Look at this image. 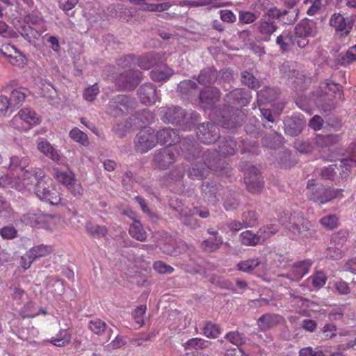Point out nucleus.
Instances as JSON below:
<instances>
[{
	"mask_svg": "<svg viewBox=\"0 0 356 356\" xmlns=\"http://www.w3.org/2000/svg\"><path fill=\"white\" fill-rule=\"evenodd\" d=\"M282 222L289 230L293 239L309 238L315 233L310 222L300 213H291L288 220H283Z\"/></svg>",
	"mask_w": 356,
	"mask_h": 356,
	"instance_id": "obj_1",
	"label": "nucleus"
},
{
	"mask_svg": "<svg viewBox=\"0 0 356 356\" xmlns=\"http://www.w3.org/2000/svg\"><path fill=\"white\" fill-rule=\"evenodd\" d=\"M34 193L40 200L56 205L60 203L61 198L56 185L52 179L44 174L43 177L36 182Z\"/></svg>",
	"mask_w": 356,
	"mask_h": 356,
	"instance_id": "obj_2",
	"label": "nucleus"
},
{
	"mask_svg": "<svg viewBox=\"0 0 356 356\" xmlns=\"http://www.w3.org/2000/svg\"><path fill=\"white\" fill-rule=\"evenodd\" d=\"M202 159L204 161V164L202 163L201 161H197L192 164V167L188 172V176L192 179H202L207 176L209 169H214L217 167L216 152H211L208 150L204 153Z\"/></svg>",
	"mask_w": 356,
	"mask_h": 356,
	"instance_id": "obj_3",
	"label": "nucleus"
},
{
	"mask_svg": "<svg viewBox=\"0 0 356 356\" xmlns=\"http://www.w3.org/2000/svg\"><path fill=\"white\" fill-rule=\"evenodd\" d=\"M156 145V132L149 127L140 130L134 139L135 150L141 154L147 152L155 147Z\"/></svg>",
	"mask_w": 356,
	"mask_h": 356,
	"instance_id": "obj_4",
	"label": "nucleus"
},
{
	"mask_svg": "<svg viewBox=\"0 0 356 356\" xmlns=\"http://www.w3.org/2000/svg\"><path fill=\"white\" fill-rule=\"evenodd\" d=\"M177 155L176 147L169 146L160 149L154 154L153 165L159 169L165 170L177 160Z\"/></svg>",
	"mask_w": 356,
	"mask_h": 356,
	"instance_id": "obj_5",
	"label": "nucleus"
},
{
	"mask_svg": "<svg viewBox=\"0 0 356 356\" xmlns=\"http://www.w3.org/2000/svg\"><path fill=\"white\" fill-rule=\"evenodd\" d=\"M134 99L126 95H118L112 99L108 103V112L113 115H120L135 107Z\"/></svg>",
	"mask_w": 356,
	"mask_h": 356,
	"instance_id": "obj_6",
	"label": "nucleus"
},
{
	"mask_svg": "<svg viewBox=\"0 0 356 356\" xmlns=\"http://www.w3.org/2000/svg\"><path fill=\"white\" fill-rule=\"evenodd\" d=\"M159 111L161 120L165 123L180 124L185 118V112L179 106H164Z\"/></svg>",
	"mask_w": 356,
	"mask_h": 356,
	"instance_id": "obj_7",
	"label": "nucleus"
},
{
	"mask_svg": "<svg viewBox=\"0 0 356 356\" xmlns=\"http://www.w3.org/2000/svg\"><path fill=\"white\" fill-rule=\"evenodd\" d=\"M197 136L200 142L211 144L219 137V129L213 123H204L197 127Z\"/></svg>",
	"mask_w": 356,
	"mask_h": 356,
	"instance_id": "obj_8",
	"label": "nucleus"
},
{
	"mask_svg": "<svg viewBox=\"0 0 356 356\" xmlns=\"http://www.w3.org/2000/svg\"><path fill=\"white\" fill-rule=\"evenodd\" d=\"M195 214H198L200 217L206 218L209 216V212L207 209L200 210L195 207L193 209L183 207L180 209L179 218L183 224L191 228H195L198 225L197 220L193 218Z\"/></svg>",
	"mask_w": 356,
	"mask_h": 356,
	"instance_id": "obj_9",
	"label": "nucleus"
},
{
	"mask_svg": "<svg viewBox=\"0 0 356 356\" xmlns=\"http://www.w3.org/2000/svg\"><path fill=\"white\" fill-rule=\"evenodd\" d=\"M259 170L254 166H250L245 171V183L248 190L252 193H259L263 188V181L259 177Z\"/></svg>",
	"mask_w": 356,
	"mask_h": 356,
	"instance_id": "obj_10",
	"label": "nucleus"
},
{
	"mask_svg": "<svg viewBox=\"0 0 356 356\" xmlns=\"http://www.w3.org/2000/svg\"><path fill=\"white\" fill-rule=\"evenodd\" d=\"M138 95L141 103L147 106L154 104L161 99L156 87L152 83L142 85L138 90Z\"/></svg>",
	"mask_w": 356,
	"mask_h": 356,
	"instance_id": "obj_11",
	"label": "nucleus"
},
{
	"mask_svg": "<svg viewBox=\"0 0 356 356\" xmlns=\"http://www.w3.org/2000/svg\"><path fill=\"white\" fill-rule=\"evenodd\" d=\"M43 175L44 172L39 168L26 170L19 178L20 183L16 184L15 187L18 191H22L24 188L31 186L33 181L35 180L37 182L38 179L43 177Z\"/></svg>",
	"mask_w": 356,
	"mask_h": 356,
	"instance_id": "obj_12",
	"label": "nucleus"
},
{
	"mask_svg": "<svg viewBox=\"0 0 356 356\" xmlns=\"http://www.w3.org/2000/svg\"><path fill=\"white\" fill-rule=\"evenodd\" d=\"M312 261L309 259L301 261L296 263L291 268L290 271L281 276L285 277L292 281H298L303 276L308 273Z\"/></svg>",
	"mask_w": 356,
	"mask_h": 356,
	"instance_id": "obj_13",
	"label": "nucleus"
},
{
	"mask_svg": "<svg viewBox=\"0 0 356 356\" xmlns=\"http://www.w3.org/2000/svg\"><path fill=\"white\" fill-rule=\"evenodd\" d=\"M141 76V72L138 70H129L120 76L118 79V83L120 87L131 90L138 84Z\"/></svg>",
	"mask_w": 356,
	"mask_h": 356,
	"instance_id": "obj_14",
	"label": "nucleus"
},
{
	"mask_svg": "<svg viewBox=\"0 0 356 356\" xmlns=\"http://www.w3.org/2000/svg\"><path fill=\"white\" fill-rule=\"evenodd\" d=\"M220 92L216 88H207L201 92L200 100L204 109L211 108L218 101Z\"/></svg>",
	"mask_w": 356,
	"mask_h": 356,
	"instance_id": "obj_15",
	"label": "nucleus"
},
{
	"mask_svg": "<svg viewBox=\"0 0 356 356\" xmlns=\"http://www.w3.org/2000/svg\"><path fill=\"white\" fill-rule=\"evenodd\" d=\"M226 98L228 102L244 106L250 102L251 95L249 90L236 88L227 94Z\"/></svg>",
	"mask_w": 356,
	"mask_h": 356,
	"instance_id": "obj_16",
	"label": "nucleus"
},
{
	"mask_svg": "<svg viewBox=\"0 0 356 356\" xmlns=\"http://www.w3.org/2000/svg\"><path fill=\"white\" fill-rule=\"evenodd\" d=\"M38 149L49 159L54 161H58L60 159V155L58 151L54 148L51 144L44 138H40L37 144Z\"/></svg>",
	"mask_w": 356,
	"mask_h": 356,
	"instance_id": "obj_17",
	"label": "nucleus"
},
{
	"mask_svg": "<svg viewBox=\"0 0 356 356\" xmlns=\"http://www.w3.org/2000/svg\"><path fill=\"white\" fill-rule=\"evenodd\" d=\"M157 143L168 144L172 146V143L179 141V136L177 133L171 128H164L156 132Z\"/></svg>",
	"mask_w": 356,
	"mask_h": 356,
	"instance_id": "obj_18",
	"label": "nucleus"
},
{
	"mask_svg": "<svg viewBox=\"0 0 356 356\" xmlns=\"http://www.w3.org/2000/svg\"><path fill=\"white\" fill-rule=\"evenodd\" d=\"M323 186H324L323 184H317L313 179L309 180L306 188L307 196L310 200L321 204V199L323 193Z\"/></svg>",
	"mask_w": 356,
	"mask_h": 356,
	"instance_id": "obj_19",
	"label": "nucleus"
},
{
	"mask_svg": "<svg viewBox=\"0 0 356 356\" xmlns=\"http://www.w3.org/2000/svg\"><path fill=\"white\" fill-rule=\"evenodd\" d=\"M330 24L341 35H347L351 29V26L346 23L343 16L339 13H334L331 16Z\"/></svg>",
	"mask_w": 356,
	"mask_h": 356,
	"instance_id": "obj_20",
	"label": "nucleus"
},
{
	"mask_svg": "<svg viewBox=\"0 0 356 356\" xmlns=\"http://www.w3.org/2000/svg\"><path fill=\"white\" fill-rule=\"evenodd\" d=\"M282 321V317L278 314H266L258 319V325L261 330L273 327Z\"/></svg>",
	"mask_w": 356,
	"mask_h": 356,
	"instance_id": "obj_21",
	"label": "nucleus"
},
{
	"mask_svg": "<svg viewBox=\"0 0 356 356\" xmlns=\"http://www.w3.org/2000/svg\"><path fill=\"white\" fill-rule=\"evenodd\" d=\"M236 149V142L232 138H225L219 142L218 154L222 156L233 155Z\"/></svg>",
	"mask_w": 356,
	"mask_h": 356,
	"instance_id": "obj_22",
	"label": "nucleus"
},
{
	"mask_svg": "<svg viewBox=\"0 0 356 356\" xmlns=\"http://www.w3.org/2000/svg\"><path fill=\"white\" fill-rule=\"evenodd\" d=\"M173 74L171 68L165 65L155 67L150 72V76L154 81H161L168 79Z\"/></svg>",
	"mask_w": 356,
	"mask_h": 356,
	"instance_id": "obj_23",
	"label": "nucleus"
},
{
	"mask_svg": "<svg viewBox=\"0 0 356 356\" xmlns=\"http://www.w3.org/2000/svg\"><path fill=\"white\" fill-rule=\"evenodd\" d=\"M295 33L298 38H309L314 36L316 31L311 22L302 21L296 25Z\"/></svg>",
	"mask_w": 356,
	"mask_h": 356,
	"instance_id": "obj_24",
	"label": "nucleus"
},
{
	"mask_svg": "<svg viewBox=\"0 0 356 356\" xmlns=\"http://www.w3.org/2000/svg\"><path fill=\"white\" fill-rule=\"evenodd\" d=\"M340 139L341 138L339 135L328 134L323 136L318 134L315 137L314 143L318 147L324 148L339 143Z\"/></svg>",
	"mask_w": 356,
	"mask_h": 356,
	"instance_id": "obj_25",
	"label": "nucleus"
},
{
	"mask_svg": "<svg viewBox=\"0 0 356 356\" xmlns=\"http://www.w3.org/2000/svg\"><path fill=\"white\" fill-rule=\"evenodd\" d=\"M277 27L275 21L270 17H263L259 25V31L264 35V40H268L269 36L275 31Z\"/></svg>",
	"mask_w": 356,
	"mask_h": 356,
	"instance_id": "obj_26",
	"label": "nucleus"
},
{
	"mask_svg": "<svg viewBox=\"0 0 356 356\" xmlns=\"http://www.w3.org/2000/svg\"><path fill=\"white\" fill-rule=\"evenodd\" d=\"M222 118L224 120L222 127L229 129L239 124L243 120L244 114L238 109H233V113L231 116L227 117L223 115Z\"/></svg>",
	"mask_w": 356,
	"mask_h": 356,
	"instance_id": "obj_27",
	"label": "nucleus"
},
{
	"mask_svg": "<svg viewBox=\"0 0 356 356\" xmlns=\"http://www.w3.org/2000/svg\"><path fill=\"white\" fill-rule=\"evenodd\" d=\"M202 193L207 202L211 204H216L218 201V187L216 185L204 183L202 184Z\"/></svg>",
	"mask_w": 356,
	"mask_h": 356,
	"instance_id": "obj_28",
	"label": "nucleus"
},
{
	"mask_svg": "<svg viewBox=\"0 0 356 356\" xmlns=\"http://www.w3.org/2000/svg\"><path fill=\"white\" fill-rule=\"evenodd\" d=\"M17 118H19L29 125L35 124L38 120L35 111L28 108L20 110L17 115L14 117V120H16Z\"/></svg>",
	"mask_w": 356,
	"mask_h": 356,
	"instance_id": "obj_29",
	"label": "nucleus"
},
{
	"mask_svg": "<svg viewBox=\"0 0 356 356\" xmlns=\"http://www.w3.org/2000/svg\"><path fill=\"white\" fill-rule=\"evenodd\" d=\"M54 173L53 176L54 178L61 184L65 186H67L69 184L72 183L73 180H74L76 176L74 173L71 171L63 172L60 171L58 168L53 169Z\"/></svg>",
	"mask_w": 356,
	"mask_h": 356,
	"instance_id": "obj_30",
	"label": "nucleus"
},
{
	"mask_svg": "<svg viewBox=\"0 0 356 356\" xmlns=\"http://www.w3.org/2000/svg\"><path fill=\"white\" fill-rule=\"evenodd\" d=\"M240 241L243 245L247 246H254L261 243L258 232L254 233L250 230L243 232L240 234Z\"/></svg>",
	"mask_w": 356,
	"mask_h": 356,
	"instance_id": "obj_31",
	"label": "nucleus"
},
{
	"mask_svg": "<svg viewBox=\"0 0 356 356\" xmlns=\"http://www.w3.org/2000/svg\"><path fill=\"white\" fill-rule=\"evenodd\" d=\"M356 60V44L350 47L345 54H340L337 58L339 65L346 66Z\"/></svg>",
	"mask_w": 356,
	"mask_h": 356,
	"instance_id": "obj_32",
	"label": "nucleus"
},
{
	"mask_svg": "<svg viewBox=\"0 0 356 356\" xmlns=\"http://www.w3.org/2000/svg\"><path fill=\"white\" fill-rule=\"evenodd\" d=\"M291 79H292L293 86L296 89L302 90L311 83L309 77H306L302 73L299 72H293Z\"/></svg>",
	"mask_w": 356,
	"mask_h": 356,
	"instance_id": "obj_33",
	"label": "nucleus"
},
{
	"mask_svg": "<svg viewBox=\"0 0 356 356\" xmlns=\"http://www.w3.org/2000/svg\"><path fill=\"white\" fill-rule=\"evenodd\" d=\"M88 329L94 334L101 336L107 329V324L99 318H94L89 321Z\"/></svg>",
	"mask_w": 356,
	"mask_h": 356,
	"instance_id": "obj_34",
	"label": "nucleus"
},
{
	"mask_svg": "<svg viewBox=\"0 0 356 356\" xmlns=\"http://www.w3.org/2000/svg\"><path fill=\"white\" fill-rule=\"evenodd\" d=\"M210 345L209 341L201 338H193L184 343V347L185 349L202 350L208 348Z\"/></svg>",
	"mask_w": 356,
	"mask_h": 356,
	"instance_id": "obj_35",
	"label": "nucleus"
},
{
	"mask_svg": "<svg viewBox=\"0 0 356 356\" xmlns=\"http://www.w3.org/2000/svg\"><path fill=\"white\" fill-rule=\"evenodd\" d=\"M276 43L283 50H287L291 44H294L293 35L289 31H284L276 39Z\"/></svg>",
	"mask_w": 356,
	"mask_h": 356,
	"instance_id": "obj_36",
	"label": "nucleus"
},
{
	"mask_svg": "<svg viewBox=\"0 0 356 356\" xmlns=\"http://www.w3.org/2000/svg\"><path fill=\"white\" fill-rule=\"evenodd\" d=\"M129 234L138 241H143L146 239V233L144 231L142 225L138 221L130 225Z\"/></svg>",
	"mask_w": 356,
	"mask_h": 356,
	"instance_id": "obj_37",
	"label": "nucleus"
},
{
	"mask_svg": "<svg viewBox=\"0 0 356 356\" xmlns=\"http://www.w3.org/2000/svg\"><path fill=\"white\" fill-rule=\"evenodd\" d=\"M29 252L33 259L35 260L36 259L49 254L52 252V248L51 246L42 244L33 247L29 250Z\"/></svg>",
	"mask_w": 356,
	"mask_h": 356,
	"instance_id": "obj_38",
	"label": "nucleus"
},
{
	"mask_svg": "<svg viewBox=\"0 0 356 356\" xmlns=\"http://www.w3.org/2000/svg\"><path fill=\"white\" fill-rule=\"evenodd\" d=\"M222 243V239L220 236L209 238L202 243V248L206 251L213 252L218 249Z\"/></svg>",
	"mask_w": 356,
	"mask_h": 356,
	"instance_id": "obj_39",
	"label": "nucleus"
},
{
	"mask_svg": "<svg viewBox=\"0 0 356 356\" xmlns=\"http://www.w3.org/2000/svg\"><path fill=\"white\" fill-rule=\"evenodd\" d=\"M216 72L211 68L204 69L201 71L198 76V82L202 85H207L213 83L216 79Z\"/></svg>",
	"mask_w": 356,
	"mask_h": 356,
	"instance_id": "obj_40",
	"label": "nucleus"
},
{
	"mask_svg": "<svg viewBox=\"0 0 356 356\" xmlns=\"http://www.w3.org/2000/svg\"><path fill=\"white\" fill-rule=\"evenodd\" d=\"M86 228L92 236L95 238H101L106 236L107 229L104 226H100L93 224L91 222L86 223Z\"/></svg>",
	"mask_w": 356,
	"mask_h": 356,
	"instance_id": "obj_41",
	"label": "nucleus"
},
{
	"mask_svg": "<svg viewBox=\"0 0 356 356\" xmlns=\"http://www.w3.org/2000/svg\"><path fill=\"white\" fill-rule=\"evenodd\" d=\"M343 190L333 189L323 186V193L321 204H325L332 199L342 197Z\"/></svg>",
	"mask_w": 356,
	"mask_h": 356,
	"instance_id": "obj_42",
	"label": "nucleus"
},
{
	"mask_svg": "<svg viewBox=\"0 0 356 356\" xmlns=\"http://www.w3.org/2000/svg\"><path fill=\"white\" fill-rule=\"evenodd\" d=\"M202 332L204 336L208 338L216 339L220 334V328L216 324L211 322H207L204 327Z\"/></svg>",
	"mask_w": 356,
	"mask_h": 356,
	"instance_id": "obj_43",
	"label": "nucleus"
},
{
	"mask_svg": "<svg viewBox=\"0 0 356 356\" xmlns=\"http://www.w3.org/2000/svg\"><path fill=\"white\" fill-rule=\"evenodd\" d=\"M225 339L237 347L241 346L245 342V337L244 334L237 331L227 333L225 336Z\"/></svg>",
	"mask_w": 356,
	"mask_h": 356,
	"instance_id": "obj_44",
	"label": "nucleus"
},
{
	"mask_svg": "<svg viewBox=\"0 0 356 356\" xmlns=\"http://www.w3.org/2000/svg\"><path fill=\"white\" fill-rule=\"evenodd\" d=\"M26 95L19 89H15L12 91L10 97V102L12 108L17 107L23 104Z\"/></svg>",
	"mask_w": 356,
	"mask_h": 356,
	"instance_id": "obj_45",
	"label": "nucleus"
},
{
	"mask_svg": "<svg viewBox=\"0 0 356 356\" xmlns=\"http://www.w3.org/2000/svg\"><path fill=\"white\" fill-rule=\"evenodd\" d=\"M241 219L245 227L254 226L258 220V215L254 211H247L242 213Z\"/></svg>",
	"mask_w": 356,
	"mask_h": 356,
	"instance_id": "obj_46",
	"label": "nucleus"
},
{
	"mask_svg": "<svg viewBox=\"0 0 356 356\" xmlns=\"http://www.w3.org/2000/svg\"><path fill=\"white\" fill-rule=\"evenodd\" d=\"M348 236V232L340 230L332 236L330 244L341 248L346 242Z\"/></svg>",
	"mask_w": 356,
	"mask_h": 356,
	"instance_id": "obj_47",
	"label": "nucleus"
},
{
	"mask_svg": "<svg viewBox=\"0 0 356 356\" xmlns=\"http://www.w3.org/2000/svg\"><path fill=\"white\" fill-rule=\"evenodd\" d=\"M42 218V215L40 213H28L22 216V221L31 227H35L40 223Z\"/></svg>",
	"mask_w": 356,
	"mask_h": 356,
	"instance_id": "obj_48",
	"label": "nucleus"
},
{
	"mask_svg": "<svg viewBox=\"0 0 356 356\" xmlns=\"http://www.w3.org/2000/svg\"><path fill=\"white\" fill-rule=\"evenodd\" d=\"M70 137L84 146H87L89 143L87 135L76 127L70 131Z\"/></svg>",
	"mask_w": 356,
	"mask_h": 356,
	"instance_id": "obj_49",
	"label": "nucleus"
},
{
	"mask_svg": "<svg viewBox=\"0 0 356 356\" xmlns=\"http://www.w3.org/2000/svg\"><path fill=\"white\" fill-rule=\"evenodd\" d=\"M71 335L66 330H60L58 338H52L51 343L58 347H63L70 343Z\"/></svg>",
	"mask_w": 356,
	"mask_h": 356,
	"instance_id": "obj_50",
	"label": "nucleus"
},
{
	"mask_svg": "<svg viewBox=\"0 0 356 356\" xmlns=\"http://www.w3.org/2000/svg\"><path fill=\"white\" fill-rule=\"evenodd\" d=\"M303 4L308 6L306 13L309 16L318 13L322 6L321 0H305Z\"/></svg>",
	"mask_w": 356,
	"mask_h": 356,
	"instance_id": "obj_51",
	"label": "nucleus"
},
{
	"mask_svg": "<svg viewBox=\"0 0 356 356\" xmlns=\"http://www.w3.org/2000/svg\"><path fill=\"white\" fill-rule=\"evenodd\" d=\"M320 224L327 229H333L339 225V218L336 215H327L320 220Z\"/></svg>",
	"mask_w": 356,
	"mask_h": 356,
	"instance_id": "obj_52",
	"label": "nucleus"
},
{
	"mask_svg": "<svg viewBox=\"0 0 356 356\" xmlns=\"http://www.w3.org/2000/svg\"><path fill=\"white\" fill-rule=\"evenodd\" d=\"M309 280L315 289H320L325 285L327 276L323 271H318L309 277Z\"/></svg>",
	"mask_w": 356,
	"mask_h": 356,
	"instance_id": "obj_53",
	"label": "nucleus"
},
{
	"mask_svg": "<svg viewBox=\"0 0 356 356\" xmlns=\"http://www.w3.org/2000/svg\"><path fill=\"white\" fill-rule=\"evenodd\" d=\"M241 81L250 88H256L259 86V81L252 74L245 71L241 75Z\"/></svg>",
	"mask_w": 356,
	"mask_h": 356,
	"instance_id": "obj_54",
	"label": "nucleus"
},
{
	"mask_svg": "<svg viewBox=\"0 0 356 356\" xmlns=\"http://www.w3.org/2000/svg\"><path fill=\"white\" fill-rule=\"evenodd\" d=\"M259 264L258 259H252L240 262L238 266L240 270L248 273L253 270Z\"/></svg>",
	"mask_w": 356,
	"mask_h": 356,
	"instance_id": "obj_55",
	"label": "nucleus"
},
{
	"mask_svg": "<svg viewBox=\"0 0 356 356\" xmlns=\"http://www.w3.org/2000/svg\"><path fill=\"white\" fill-rule=\"evenodd\" d=\"M257 232L262 243L275 234L277 232V229L273 225H267L260 228Z\"/></svg>",
	"mask_w": 356,
	"mask_h": 356,
	"instance_id": "obj_56",
	"label": "nucleus"
},
{
	"mask_svg": "<svg viewBox=\"0 0 356 356\" xmlns=\"http://www.w3.org/2000/svg\"><path fill=\"white\" fill-rule=\"evenodd\" d=\"M325 339H331L337 336V326L332 323L325 324L321 330Z\"/></svg>",
	"mask_w": 356,
	"mask_h": 356,
	"instance_id": "obj_57",
	"label": "nucleus"
},
{
	"mask_svg": "<svg viewBox=\"0 0 356 356\" xmlns=\"http://www.w3.org/2000/svg\"><path fill=\"white\" fill-rule=\"evenodd\" d=\"M7 59L12 65L19 67L23 66L26 60L24 56L17 49Z\"/></svg>",
	"mask_w": 356,
	"mask_h": 356,
	"instance_id": "obj_58",
	"label": "nucleus"
},
{
	"mask_svg": "<svg viewBox=\"0 0 356 356\" xmlns=\"http://www.w3.org/2000/svg\"><path fill=\"white\" fill-rule=\"evenodd\" d=\"M326 257L333 260H337L342 257L343 252L341 248L331 245L325 251Z\"/></svg>",
	"mask_w": 356,
	"mask_h": 356,
	"instance_id": "obj_59",
	"label": "nucleus"
},
{
	"mask_svg": "<svg viewBox=\"0 0 356 356\" xmlns=\"http://www.w3.org/2000/svg\"><path fill=\"white\" fill-rule=\"evenodd\" d=\"M172 4L170 2H162L159 3H149L146 5L145 9L149 11L162 12L168 10Z\"/></svg>",
	"mask_w": 356,
	"mask_h": 356,
	"instance_id": "obj_60",
	"label": "nucleus"
},
{
	"mask_svg": "<svg viewBox=\"0 0 356 356\" xmlns=\"http://www.w3.org/2000/svg\"><path fill=\"white\" fill-rule=\"evenodd\" d=\"M99 87H98L97 84L95 83L92 86L88 87L84 90L83 97L86 100L91 102L95 99V97H96L97 95L99 93Z\"/></svg>",
	"mask_w": 356,
	"mask_h": 356,
	"instance_id": "obj_61",
	"label": "nucleus"
},
{
	"mask_svg": "<svg viewBox=\"0 0 356 356\" xmlns=\"http://www.w3.org/2000/svg\"><path fill=\"white\" fill-rule=\"evenodd\" d=\"M345 307H337L331 309L328 314V318L331 321H338L342 318L344 314Z\"/></svg>",
	"mask_w": 356,
	"mask_h": 356,
	"instance_id": "obj_62",
	"label": "nucleus"
},
{
	"mask_svg": "<svg viewBox=\"0 0 356 356\" xmlns=\"http://www.w3.org/2000/svg\"><path fill=\"white\" fill-rule=\"evenodd\" d=\"M335 291L341 295H347L350 293V289L348 284L343 280H339L334 283Z\"/></svg>",
	"mask_w": 356,
	"mask_h": 356,
	"instance_id": "obj_63",
	"label": "nucleus"
},
{
	"mask_svg": "<svg viewBox=\"0 0 356 356\" xmlns=\"http://www.w3.org/2000/svg\"><path fill=\"white\" fill-rule=\"evenodd\" d=\"M17 230L13 226H5L0 229V235L4 239H13L17 236Z\"/></svg>",
	"mask_w": 356,
	"mask_h": 356,
	"instance_id": "obj_64",
	"label": "nucleus"
}]
</instances>
